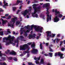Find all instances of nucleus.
I'll return each mask as SVG.
<instances>
[{
    "mask_svg": "<svg viewBox=\"0 0 65 65\" xmlns=\"http://www.w3.org/2000/svg\"><path fill=\"white\" fill-rule=\"evenodd\" d=\"M30 29H28V30H27L26 31H25V32L26 33H29L30 32Z\"/></svg>",
    "mask_w": 65,
    "mask_h": 65,
    "instance_id": "36",
    "label": "nucleus"
},
{
    "mask_svg": "<svg viewBox=\"0 0 65 65\" xmlns=\"http://www.w3.org/2000/svg\"><path fill=\"white\" fill-rule=\"evenodd\" d=\"M60 41V39H56V42L57 43H58L59 41Z\"/></svg>",
    "mask_w": 65,
    "mask_h": 65,
    "instance_id": "39",
    "label": "nucleus"
},
{
    "mask_svg": "<svg viewBox=\"0 0 65 65\" xmlns=\"http://www.w3.org/2000/svg\"><path fill=\"white\" fill-rule=\"evenodd\" d=\"M38 64H39L40 65H41V64H44V63L43 59L42 58L40 61V63L39 62V63Z\"/></svg>",
    "mask_w": 65,
    "mask_h": 65,
    "instance_id": "14",
    "label": "nucleus"
},
{
    "mask_svg": "<svg viewBox=\"0 0 65 65\" xmlns=\"http://www.w3.org/2000/svg\"><path fill=\"white\" fill-rule=\"evenodd\" d=\"M8 39V38H3V42H6V41H5V40H6V41H7L8 40H7Z\"/></svg>",
    "mask_w": 65,
    "mask_h": 65,
    "instance_id": "18",
    "label": "nucleus"
},
{
    "mask_svg": "<svg viewBox=\"0 0 65 65\" xmlns=\"http://www.w3.org/2000/svg\"><path fill=\"white\" fill-rule=\"evenodd\" d=\"M25 28H26L27 29H28L29 28V25H27V26H25Z\"/></svg>",
    "mask_w": 65,
    "mask_h": 65,
    "instance_id": "30",
    "label": "nucleus"
},
{
    "mask_svg": "<svg viewBox=\"0 0 65 65\" xmlns=\"http://www.w3.org/2000/svg\"><path fill=\"white\" fill-rule=\"evenodd\" d=\"M13 42H11V41H9V42H6V45L7 46L8 45H9V44L10 43H12Z\"/></svg>",
    "mask_w": 65,
    "mask_h": 65,
    "instance_id": "17",
    "label": "nucleus"
},
{
    "mask_svg": "<svg viewBox=\"0 0 65 65\" xmlns=\"http://www.w3.org/2000/svg\"><path fill=\"white\" fill-rule=\"evenodd\" d=\"M49 10V8H47L46 10V11L47 12L46 13V14H47V22H48L49 20L51 21V17H52V15H50V16L48 15L49 14V12H48V10Z\"/></svg>",
    "mask_w": 65,
    "mask_h": 65,
    "instance_id": "4",
    "label": "nucleus"
},
{
    "mask_svg": "<svg viewBox=\"0 0 65 65\" xmlns=\"http://www.w3.org/2000/svg\"><path fill=\"white\" fill-rule=\"evenodd\" d=\"M20 37L21 38H22V39H23V38H24V37L22 36H20Z\"/></svg>",
    "mask_w": 65,
    "mask_h": 65,
    "instance_id": "47",
    "label": "nucleus"
},
{
    "mask_svg": "<svg viewBox=\"0 0 65 65\" xmlns=\"http://www.w3.org/2000/svg\"><path fill=\"white\" fill-rule=\"evenodd\" d=\"M13 60L15 61H17V58L16 57H14L13 58Z\"/></svg>",
    "mask_w": 65,
    "mask_h": 65,
    "instance_id": "37",
    "label": "nucleus"
},
{
    "mask_svg": "<svg viewBox=\"0 0 65 65\" xmlns=\"http://www.w3.org/2000/svg\"><path fill=\"white\" fill-rule=\"evenodd\" d=\"M3 34H4L3 31H0V35H1V36H3Z\"/></svg>",
    "mask_w": 65,
    "mask_h": 65,
    "instance_id": "26",
    "label": "nucleus"
},
{
    "mask_svg": "<svg viewBox=\"0 0 65 65\" xmlns=\"http://www.w3.org/2000/svg\"><path fill=\"white\" fill-rule=\"evenodd\" d=\"M40 49H41V50H42V44H40Z\"/></svg>",
    "mask_w": 65,
    "mask_h": 65,
    "instance_id": "29",
    "label": "nucleus"
},
{
    "mask_svg": "<svg viewBox=\"0 0 65 65\" xmlns=\"http://www.w3.org/2000/svg\"><path fill=\"white\" fill-rule=\"evenodd\" d=\"M36 26H34V24H33L32 25H31V27H32V28H33V27H34L35 29V28L36 27Z\"/></svg>",
    "mask_w": 65,
    "mask_h": 65,
    "instance_id": "41",
    "label": "nucleus"
},
{
    "mask_svg": "<svg viewBox=\"0 0 65 65\" xmlns=\"http://www.w3.org/2000/svg\"><path fill=\"white\" fill-rule=\"evenodd\" d=\"M9 15V14H6L5 15V16H6V17H8Z\"/></svg>",
    "mask_w": 65,
    "mask_h": 65,
    "instance_id": "60",
    "label": "nucleus"
},
{
    "mask_svg": "<svg viewBox=\"0 0 65 65\" xmlns=\"http://www.w3.org/2000/svg\"><path fill=\"white\" fill-rule=\"evenodd\" d=\"M2 2H0V5H1V6H2Z\"/></svg>",
    "mask_w": 65,
    "mask_h": 65,
    "instance_id": "61",
    "label": "nucleus"
},
{
    "mask_svg": "<svg viewBox=\"0 0 65 65\" xmlns=\"http://www.w3.org/2000/svg\"><path fill=\"white\" fill-rule=\"evenodd\" d=\"M17 20V18L15 17L14 18H13L11 20V21L12 22H13V24H8V27H13L14 26V24L15 21Z\"/></svg>",
    "mask_w": 65,
    "mask_h": 65,
    "instance_id": "5",
    "label": "nucleus"
},
{
    "mask_svg": "<svg viewBox=\"0 0 65 65\" xmlns=\"http://www.w3.org/2000/svg\"><path fill=\"white\" fill-rule=\"evenodd\" d=\"M31 37L32 38H35V36L34 35H31Z\"/></svg>",
    "mask_w": 65,
    "mask_h": 65,
    "instance_id": "53",
    "label": "nucleus"
},
{
    "mask_svg": "<svg viewBox=\"0 0 65 65\" xmlns=\"http://www.w3.org/2000/svg\"><path fill=\"white\" fill-rule=\"evenodd\" d=\"M37 64H38L39 63V62L38 61L36 60V61L35 62Z\"/></svg>",
    "mask_w": 65,
    "mask_h": 65,
    "instance_id": "48",
    "label": "nucleus"
},
{
    "mask_svg": "<svg viewBox=\"0 0 65 65\" xmlns=\"http://www.w3.org/2000/svg\"><path fill=\"white\" fill-rule=\"evenodd\" d=\"M56 16H55V18H54V22L55 23H57L59 21V18H58V15H56Z\"/></svg>",
    "mask_w": 65,
    "mask_h": 65,
    "instance_id": "7",
    "label": "nucleus"
},
{
    "mask_svg": "<svg viewBox=\"0 0 65 65\" xmlns=\"http://www.w3.org/2000/svg\"><path fill=\"white\" fill-rule=\"evenodd\" d=\"M50 3H46L44 4L43 5V6H45L46 7H47V8H48V7L50 6Z\"/></svg>",
    "mask_w": 65,
    "mask_h": 65,
    "instance_id": "16",
    "label": "nucleus"
},
{
    "mask_svg": "<svg viewBox=\"0 0 65 65\" xmlns=\"http://www.w3.org/2000/svg\"><path fill=\"white\" fill-rule=\"evenodd\" d=\"M4 6H8V3H6V4H5L4 5Z\"/></svg>",
    "mask_w": 65,
    "mask_h": 65,
    "instance_id": "42",
    "label": "nucleus"
},
{
    "mask_svg": "<svg viewBox=\"0 0 65 65\" xmlns=\"http://www.w3.org/2000/svg\"><path fill=\"white\" fill-rule=\"evenodd\" d=\"M44 55L45 56H48V55L46 54H45Z\"/></svg>",
    "mask_w": 65,
    "mask_h": 65,
    "instance_id": "62",
    "label": "nucleus"
},
{
    "mask_svg": "<svg viewBox=\"0 0 65 65\" xmlns=\"http://www.w3.org/2000/svg\"><path fill=\"white\" fill-rule=\"evenodd\" d=\"M24 35L25 36V37H27V36H28V34L27 33V32H25V33L24 34Z\"/></svg>",
    "mask_w": 65,
    "mask_h": 65,
    "instance_id": "35",
    "label": "nucleus"
},
{
    "mask_svg": "<svg viewBox=\"0 0 65 65\" xmlns=\"http://www.w3.org/2000/svg\"><path fill=\"white\" fill-rule=\"evenodd\" d=\"M53 12H55V15H57V14H60V13L59 12V11H57V9H55V10H53Z\"/></svg>",
    "mask_w": 65,
    "mask_h": 65,
    "instance_id": "9",
    "label": "nucleus"
},
{
    "mask_svg": "<svg viewBox=\"0 0 65 65\" xmlns=\"http://www.w3.org/2000/svg\"><path fill=\"white\" fill-rule=\"evenodd\" d=\"M8 59L10 60H11L12 59V57H9L8 58Z\"/></svg>",
    "mask_w": 65,
    "mask_h": 65,
    "instance_id": "34",
    "label": "nucleus"
},
{
    "mask_svg": "<svg viewBox=\"0 0 65 65\" xmlns=\"http://www.w3.org/2000/svg\"><path fill=\"white\" fill-rule=\"evenodd\" d=\"M33 5V8L34 9V11L32 13V15L33 17H35L36 18H37L38 17V15L37 14H36V13L37 12H40L41 10V7L40 6H39L38 7H35L37 6V5L36 4H34Z\"/></svg>",
    "mask_w": 65,
    "mask_h": 65,
    "instance_id": "1",
    "label": "nucleus"
},
{
    "mask_svg": "<svg viewBox=\"0 0 65 65\" xmlns=\"http://www.w3.org/2000/svg\"><path fill=\"white\" fill-rule=\"evenodd\" d=\"M11 16L9 15V17L6 19L7 20H9V19H11Z\"/></svg>",
    "mask_w": 65,
    "mask_h": 65,
    "instance_id": "33",
    "label": "nucleus"
},
{
    "mask_svg": "<svg viewBox=\"0 0 65 65\" xmlns=\"http://www.w3.org/2000/svg\"><path fill=\"white\" fill-rule=\"evenodd\" d=\"M51 64L50 63H47V65H51Z\"/></svg>",
    "mask_w": 65,
    "mask_h": 65,
    "instance_id": "64",
    "label": "nucleus"
},
{
    "mask_svg": "<svg viewBox=\"0 0 65 65\" xmlns=\"http://www.w3.org/2000/svg\"><path fill=\"white\" fill-rule=\"evenodd\" d=\"M20 23V21H17L16 23V24L17 25H19Z\"/></svg>",
    "mask_w": 65,
    "mask_h": 65,
    "instance_id": "24",
    "label": "nucleus"
},
{
    "mask_svg": "<svg viewBox=\"0 0 65 65\" xmlns=\"http://www.w3.org/2000/svg\"><path fill=\"white\" fill-rule=\"evenodd\" d=\"M23 1L21 0H17V2L16 3H15L13 4V5H17L19 4V3H22Z\"/></svg>",
    "mask_w": 65,
    "mask_h": 65,
    "instance_id": "10",
    "label": "nucleus"
},
{
    "mask_svg": "<svg viewBox=\"0 0 65 65\" xmlns=\"http://www.w3.org/2000/svg\"><path fill=\"white\" fill-rule=\"evenodd\" d=\"M7 32L8 33H11V32H10V31H9V29H8Z\"/></svg>",
    "mask_w": 65,
    "mask_h": 65,
    "instance_id": "43",
    "label": "nucleus"
},
{
    "mask_svg": "<svg viewBox=\"0 0 65 65\" xmlns=\"http://www.w3.org/2000/svg\"><path fill=\"white\" fill-rule=\"evenodd\" d=\"M6 22H7V20L3 21L2 22L3 24H4L6 23Z\"/></svg>",
    "mask_w": 65,
    "mask_h": 65,
    "instance_id": "28",
    "label": "nucleus"
},
{
    "mask_svg": "<svg viewBox=\"0 0 65 65\" xmlns=\"http://www.w3.org/2000/svg\"><path fill=\"white\" fill-rule=\"evenodd\" d=\"M1 53V52L0 51V56L2 57V53Z\"/></svg>",
    "mask_w": 65,
    "mask_h": 65,
    "instance_id": "50",
    "label": "nucleus"
},
{
    "mask_svg": "<svg viewBox=\"0 0 65 65\" xmlns=\"http://www.w3.org/2000/svg\"><path fill=\"white\" fill-rule=\"evenodd\" d=\"M4 12V10H3L2 9H1L0 10V12Z\"/></svg>",
    "mask_w": 65,
    "mask_h": 65,
    "instance_id": "55",
    "label": "nucleus"
},
{
    "mask_svg": "<svg viewBox=\"0 0 65 65\" xmlns=\"http://www.w3.org/2000/svg\"><path fill=\"white\" fill-rule=\"evenodd\" d=\"M9 55H16V53L14 51H12L9 53Z\"/></svg>",
    "mask_w": 65,
    "mask_h": 65,
    "instance_id": "15",
    "label": "nucleus"
},
{
    "mask_svg": "<svg viewBox=\"0 0 65 65\" xmlns=\"http://www.w3.org/2000/svg\"><path fill=\"white\" fill-rule=\"evenodd\" d=\"M63 17V15L62 14H59L58 16V18H61Z\"/></svg>",
    "mask_w": 65,
    "mask_h": 65,
    "instance_id": "25",
    "label": "nucleus"
},
{
    "mask_svg": "<svg viewBox=\"0 0 65 65\" xmlns=\"http://www.w3.org/2000/svg\"><path fill=\"white\" fill-rule=\"evenodd\" d=\"M61 50V51H64V50H65V48H62Z\"/></svg>",
    "mask_w": 65,
    "mask_h": 65,
    "instance_id": "45",
    "label": "nucleus"
},
{
    "mask_svg": "<svg viewBox=\"0 0 65 65\" xmlns=\"http://www.w3.org/2000/svg\"><path fill=\"white\" fill-rule=\"evenodd\" d=\"M20 50H22V51H25V50L28 48L27 50V51H26V53H29V52L28 51L29 50V45L27 44H25L22 46L21 45L20 46Z\"/></svg>",
    "mask_w": 65,
    "mask_h": 65,
    "instance_id": "2",
    "label": "nucleus"
},
{
    "mask_svg": "<svg viewBox=\"0 0 65 65\" xmlns=\"http://www.w3.org/2000/svg\"><path fill=\"white\" fill-rule=\"evenodd\" d=\"M40 56L39 57L37 58V59L38 60H40Z\"/></svg>",
    "mask_w": 65,
    "mask_h": 65,
    "instance_id": "54",
    "label": "nucleus"
},
{
    "mask_svg": "<svg viewBox=\"0 0 65 65\" xmlns=\"http://www.w3.org/2000/svg\"><path fill=\"white\" fill-rule=\"evenodd\" d=\"M20 10H19L17 11V14H18V13H19V12H20Z\"/></svg>",
    "mask_w": 65,
    "mask_h": 65,
    "instance_id": "58",
    "label": "nucleus"
},
{
    "mask_svg": "<svg viewBox=\"0 0 65 65\" xmlns=\"http://www.w3.org/2000/svg\"><path fill=\"white\" fill-rule=\"evenodd\" d=\"M17 8L15 7H13V11H15V10Z\"/></svg>",
    "mask_w": 65,
    "mask_h": 65,
    "instance_id": "40",
    "label": "nucleus"
},
{
    "mask_svg": "<svg viewBox=\"0 0 65 65\" xmlns=\"http://www.w3.org/2000/svg\"><path fill=\"white\" fill-rule=\"evenodd\" d=\"M46 33L47 34V37H52V38H53L55 36V34H52V36L51 35L52 34V32L51 31H47L46 32Z\"/></svg>",
    "mask_w": 65,
    "mask_h": 65,
    "instance_id": "3",
    "label": "nucleus"
},
{
    "mask_svg": "<svg viewBox=\"0 0 65 65\" xmlns=\"http://www.w3.org/2000/svg\"><path fill=\"white\" fill-rule=\"evenodd\" d=\"M31 52L32 54H37L38 50L37 49H35L33 48L32 50L31 51Z\"/></svg>",
    "mask_w": 65,
    "mask_h": 65,
    "instance_id": "8",
    "label": "nucleus"
},
{
    "mask_svg": "<svg viewBox=\"0 0 65 65\" xmlns=\"http://www.w3.org/2000/svg\"><path fill=\"white\" fill-rule=\"evenodd\" d=\"M64 55V54L63 53H60V55H59V56H60V58L61 59H63L64 57L63 56Z\"/></svg>",
    "mask_w": 65,
    "mask_h": 65,
    "instance_id": "20",
    "label": "nucleus"
},
{
    "mask_svg": "<svg viewBox=\"0 0 65 65\" xmlns=\"http://www.w3.org/2000/svg\"><path fill=\"white\" fill-rule=\"evenodd\" d=\"M0 64L1 65H7V64L6 63L4 62L2 63V62H0Z\"/></svg>",
    "mask_w": 65,
    "mask_h": 65,
    "instance_id": "23",
    "label": "nucleus"
},
{
    "mask_svg": "<svg viewBox=\"0 0 65 65\" xmlns=\"http://www.w3.org/2000/svg\"><path fill=\"white\" fill-rule=\"evenodd\" d=\"M19 37H18L17 38V40H15L14 41V43H16L17 42V45H16V46L18 47V46H19V44H18V43H19Z\"/></svg>",
    "mask_w": 65,
    "mask_h": 65,
    "instance_id": "11",
    "label": "nucleus"
},
{
    "mask_svg": "<svg viewBox=\"0 0 65 65\" xmlns=\"http://www.w3.org/2000/svg\"><path fill=\"white\" fill-rule=\"evenodd\" d=\"M0 49H2V46H1V43H0Z\"/></svg>",
    "mask_w": 65,
    "mask_h": 65,
    "instance_id": "57",
    "label": "nucleus"
},
{
    "mask_svg": "<svg viewBox=\"0 0 65 65\" xmlns=\"http://www.w3.org/2000/svg\"><path fill=\"white\" fill-rule=\"evenodd\" d=\"M1 18H3L4 19H5V18H6V17L5 16H2L1 17Z\"/></svg>",
    "mask_w": 65,
    "mask_h": 65,
    "instance_id": "52",
    "label": "nucleus"
},
{
    "mask_svg": "<svg viewBox=\"0 0 65 65\" xmlns=\"http://www.w3.org/2000/svg\"><path fill=\"white\" fill-rule=\"evenodd\" d=\"M40 17L41 18H43V20H45V18H44V15H40Z\"/></svg>",
    "mask_w": 65,
    "mask_h": 65,
    "instance_id": "21",
    "label": "nucleus"
},
{
    "mask_svg": "<svg viewBox=\"0 0 65 65\" xmlns=\"http://www.w3.org/2000/svg\"><path fill=\"white\" fill-rule=\"evenodd\" d=\"M4 4H5L6 3V1L5 0H4Z\"/></svg>",
    "mask_w": 65,
    "mask_h": 65,
    "instance_id": "59",
    "label": "nucleus"
},
{
    "mask_svg": "<svg viewBox=\"0 0 65 65\" xmlns=\"http://www.w3.org/2000/svg\"><path fill=\"white\" fill-rule=\"evenodd\" d=\"M39 38V36H38L37 37V39H38Z\"/></svg>",
    "mask_w": 65,
    "mask_h": 65,
    "instance_id": "63",
    "label": "nucleus"
},
{
    "mask_svg": "<svg viewBox=\"0 0 65 65\" xmlns=\"http://www.w3.org/2000/svg\"><path fill=\"white\" fill-rule=\"evenodd\" d=\"M32 43L31 42L29 43H27V44H28V45H31V44Z\"/></svg>",
    "mask_w": 65,
    "mask_h": 65,
    "instance_id": "56",
    "label": "nucleus"
},
{
    "mask_svg": "<svg viewBox=\"0 0 65 65\" xmlns=\"http://www.w3.org/2000/svg\"><path fill=\"white\" fill-rule=\"evenodd\" d=\"M11 36L10 35H9L8 38H8V40H9L10 41H11V39H10V38H11Z\"/></svg>",
    "mask_w": 65,
    "mask_h": 65,
    "instance_id": "19",
    "label": "nucleus"
},
{
    "mask_svg": "<svg viewBox=\"0 0 65 65\" xmlns=\"http://www.w3.org/2000/svg\"><path fill=\"white\" fill-rule=\"evenodd\" d=\"M49 48L50 49V52H53V50H52V48H51L50 47H49Z\"/></svg>",
    "mask_w": 65,
    "mask_h": 65,
    "instance_id": "27",
    "label": "nucleus"
},
{
    "mask_svg": "<svg viewBox=\"0 0 65 65\" xmlns=\"http://www.w3.org/2000/svg\"><path fill=\"white\" fill-rule=\"evenodd\" d=\"M45 44H46V46H48V45L49 44V43H48V42L46 43H45Z\"/></svg>",
    "mask_w": 65,
    "mask_h": 65,
    "instance_id": "44",
    "label": "nucleus"
},
{
    "mask_svg": "<svg viewBox=\"0 0 65 65\" xmlns=\"http://www.w3.org/2000/svg\"><path fill=\"white\" fill-rule=\"evenodd\" d=\"M28 64L29 65H33V64L32 63V62H28Z\"/></svg>",
    "mask_w": 65,
    "mask_h": 65,
    "instance_id": "38",
    "label": "nucleus"
},
{
    "mask_svg": "<svg viewBox=\"0 0 65 65\" xmlns=\"http://www.w3.org/2000/svg\"><path fill=\"white\" fill-rule=\"evenodd\" d=\"M53 53H49V54L50 55V56L51 57H53Z\"/></svg>",
    "mask_w": 65,
    "mask_h": 65,
    "instance_id": "22",
    "label": "nucleus"
},
{
    "mask_svg": "<svg viewBox=\"0 0 65 65\" xmlns=\"http://www.w3.org/2000/svg\"><path fill=\"white\" fill-rule=\"evenodd\" d=\"M61 53L60 52H56L55 53V57H57V56H60L61 55Z\"/></svg>",
    "mask_w": 65,
    "mask_h": 65,
    "instance_id": "13",
    "label": "nucleus"
},
{
    "mask_svg": "<svg viewBox=\"0 0 65 65\" xmlns=\"http://www.w3.org/2000/svg\"><path fill=\"white\" fill-rule=\"evenodd\" d=\"M63 42L60 41V46H61V45L62 44Z\"/></svg>",
    "mask_w": 65,
    "mask_h": 65,
    "instance_id": "49",
    "label": "nucleus"
},
{
    "mask_svg": "<svg viewBox=\"0 0 65 65\" xmlns=\"http://www.w3.org/2000/svg\"><path fill=\"white\" fill-rule=\"evenodd\" d=\"M35 46V44H34V43H33L31 45V47H34V46Z\"/></svg>",
    "mask_w": 65,
    "mask_h": 65,
    "instance_id": "31",
    "label": "nucleus"
},
{
    "mask_svg": "<svg viewBox=\"0 0 65 65\" xmlns=\"http://www.w3.org/2000/svg\"><path fill=\"white\" fill-rule=\"evenodd\" d=\"M43 27H42L41 28H40V27L39 26H36V27L35 28V29L36 31H37V32H38L39 31H40V32L41 33L42 32V29Z\"/></svg>",
    "mask_w": 65,
    "mask_h": 65,
    "instance_id": "6",
    "label": "nucleus"
},
{
    "mask_svg": "<svg viewBox=\"0 0 65 65\" xmlns=\"http://www.w3.org/2000/svg\"><path fill=\"white\" fill-rule=\"evenodd\" d=\"M32 10V9L31 8V7H29V8L28 9L29 11H31Z\"/></svg>",
    "mask_w": 65,
    "mask_h": 65,
    "instance_id": "46",
    "label": "nucleus"
},
{
    "mask_svg": "<svg viewBox=\"0 0 65 65\" xmlns=\"http://www.w3.org/2000/svg\"><path fill=\"white\" fill-rule=\"evenodd\" d=\"M32 38L31 35L30 34V35H29V39H30V38Z\"/></svg>",
    "mask_w": 65,
    "mask_h": 65,
    "instance_id": "51",
    "label": "nucleus"
},
{
    "mask_svg": "<svg viewBox=\"0 0 65 65\" xmlns=\"http://www.w3.org/2000/svg\"><path fill=\"white\" fill-rule=\"evenodd\" d=\"M28 12V11L27 10H25L23 12V13L22 14L23 15L24 17H25L26 15L27 14Z\"/></svg>",
    "mask_w": 65,
    "mask_h": 65,
    "instance_id": "12",
    "label": "nucleus"
},
{
    "mask_svg": "<svg viewBox=\"0 0 65 65\" xmlns=\"http://www.w3.org/2000/svg\"><path fill=\"white\" fill-rule=\"evenodd\" d=\"M25 31V30H21V32L20 33L21 35H22L23 34V31Z\"/></svg>",
    "mask_w": 65,
    "mask_h": 65,
    "instance_id": "32",
    "label": "nucleus"
}]
</instances>
